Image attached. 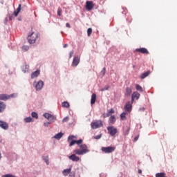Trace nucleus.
Returning <instances> with one entry per match:
<instances>
[{"label":"nucleus","mask_w":177,"mask_h":177,"mask_svg":"<svg viewBox=\"0 0 177 177\" xmlns=\"http://www.w3.org/2000/svg\"><path fill=\"white\" fill-rule=\"evenodd\" d=\"M81 149H75L73 151L75 154H77L78 156H84V154H86V153H89V150H88V147L86 145L83 144L79 145Z\"/></svg>","instance_id":"1"},{"label":"nucleus","mask_w":177,"mask_h":177,"mask_svg":"<svg viewBox=\"0 0 177 177\" xmlns=\"http://www.w3.org/2000/svg\"><path fill=\"white\" fill-rule=\"evenodd\" d=\"M38 39V33L32 32L28 36V41L29 44H35V41Z\"/></svg>","instance_id":"2"},{"label":"nucleus","mask_w":177,"mask_h":177,"mask_svg":"<svg viewBox=\"0 0 177 177\" xmlns=\"http://www.w3.org/2000/svg\"><path fill=\"white\" fill-rule=\"evenodd\" d=\"M101 151L102 153H105V154H110V153L115 151V147H102Z\"/></svg>","instance_id":"3"},{"label":"nucleus","mask_w":177,"mask_h":177,"mask_svg":"<svg viewBox=\"0 0 177 177\" xmlns=\"http://www.w3.org/2000/svg\"><path fill=\"white\" fill-rule=\"evenodd\" d=\"M43 117H44V118H46V120H48V122L50 123L55 122L57 120L56 116H55L49 113H45L43 115Z\"/></svg>","instance_id":"4"},{"label":"nucleus","mask_w":177,"mask_h":177,"mask_svg":"<svg viewBox=\"0 0 177 177\" xmlns=\"http://www.w3.org/2000/svg\"><path fill=\"white\" fill-rule=\"evenodd\" d=\"M33 85L36 89V91H39L44 88V81L39 80V82H34Z\"/></svg>","instance_id":"5"},{"label":"nucleus","mask_w":177,"mask_h":177,"mask_svg":"<svg viewBox=\"0 0 177 177\" xmlns=\"http://www.w3.org/2000/svg\"><path fill=\"white\" fill-rule=\"evenodd\" d=\"M92 129H97V128H102L103 127V122L102 120H97L91 124Z\"/></svg>","instance_id":"6"},{"label":"nucleus","mask_w":177,"mask_h":177,"mask_svg":"<svg viewBox=\"0 0 177 177\" xmlns=\"http://www.w3.org/2000/svg\"><path fill=\"white\" fill-rule=\"evenodd\" d=\"M107 131H108V133H109V135H111V136H115V134L118 132L117 129L113 126L108 127Z\"/></svg>","instance_id":"7"},{"label":"nucleus","mask_w":177,"mask_h":177,"mask_svg":"<svg viewBox=\"0 0 177 177\" xmlns=\"http://www.w3.org/2000/svg\"><path fill=\"white\" fill-rule=\"evenodd\" d=\"M81 62V57L77 55L74 57L73 60L72 62V66L73 67H77L78 64H80V62Z\"/></svg>","instance_id":"8"},{"label":"nucleus","mask_w":177,"mask_h":177,"mask_svg":"<svg viewBox=\"0 0 177 177\" xmlns=\"http://www.w3.org/2000/svg\"><path fill=\"white\" fill-rule=\"evenodd\" d=\"M75 138V136H69L68 138V142L70 143L69 144V147H71V146H74V145H75V143H77V140H73Z\"/></svg>","instance_id":"9"},{"label":"nucleus","mask_w":177,"mask_h":177,"mask_svg":"<svg viewBox=\"0 0 177 177\" xmlns=\"http://www.w3.org/2000/svg\"><path fill=\"white\" fill-rule=\"evenodd\" d=\"M135 51L142 53L143 55H149V50L146 48H136Z\"/></svg>","instance_id":"10"},{"label":"nucleus","mask_w":177,"mask_h":177,"mask_svg":"<svg viewBox=\"0 0 177 177\" xmlns=\"http://www.w3.org/2000/svg\"><path fill=\"white\" fill-rule=\"evenodd\" d=\"M124 109L127 113H131L132 111V103L127 102L124 106Z\"/></svg>","instance_id":"11"},{"label":"nucleus","mask_w":177,"mask_h":177,"mask_svg":"<svg viewBox=\"0 0 177 177\" xmlns=\"http://www.w3.org/2000/svg\"><path fill=\"white\" fill-rule=\"evenodd\" d=\"M0 128L4 129V131H7L9 129V124L6 122L0 120Z\"/></svg>","instance_id":"12"},{"label":"nucleus","mask_w":177,"mask_h":177,"mask_svg":"<svg viewBox=\"0 0 177 177\" xmlns=\"http://www.w3.org/2000/svg\"><path fill=\"white\" fill-rule=\"evenodd\" d=\"M92 9H93V2L91 1H87L86 2V10H92Z\"/></svg>","instance_id":"13"},{"label":"nucleus","mask_w":177,"mask_h":177,"mask_svg":"<svg viewBox=\"0 0 177 177\" xmlns=\"http://www.w3.org/2000/svg\"><path fill=\"white\" fill-rule=\"evenodd\" d=\"M76 153H73L68 156L69 160L74 162H78L80 161V157L75 156Z\"/></svg>","instance_id":"14"},{"label":"nucleus","mask_w":177,"mask_h":177,"mask_svg":"<svg viewBox=\"0 0 177 177\" xmlns=\"http://www.w3.org/2000/svg\"><path fill=\"white\" fill-rule=\"evenodd\" d=\"M21 70H22V72L24 73H28V70H30V66H28L26 63H25L21 66Z\"/></svg>","instance_id":"15"},{"label":"nucleus","mask_w":177,"mask_h":177,"mask_svg":"<svg viewBox=\"0 0 177 177\" xmlns=\"http://www.w3.org/2000/svg\"><path fill=\"white\" fill-rule=\"evenodd\" d=\"M40 74V71L37 70L36 71H34L31 73V78L32 80H34V78H37L38 75Z\"/></svg>","instance_id":"16"},{"label":"nucleus","mask_w":177,"mask_h":177,"mask_svg":"<svg viewBox=\"0 0 177 177\" xmlns=\"http://www.w3.org/2000/svg\"><path fill=\"white\" fill-rule=\"evenodd\" d=\"M131 131V127L126 126L124 128V136H128L129 135V131Z\"/></svg>","instance_id":"17"},{"label":"nucleus","mask_w":177,"mask_h":177,"mask_svg":"<svg viewBox=\"0 0 177 177\" xmlns=\"http://www.w3.org/2000/svg\"><path fill=\"white\" fill-rule=\"evenodd\" d=\"M71 168H73V166H70L68 169H64L62 171L63 175L67 176V175L71 172Z\"/></svg>","instance_id":"18"},{"label":"nucleus","mask_w":177,"mask_h":177,"mask_svg":"<svg viewBox=\"0 0 177 177\" xmlns=\"http://www.w3.org/2000/svg\"><path fill=\"white\" fill-rule=\"evenodd\" d=\"M131 93H132V88H131V87H127L124 93L125 96L127 97L131 96Z\"/></svg>","instance_id":"19"},{"label":"nucleus","mask_w":177,"mask_h":177,"mask_svg":"<svg viewBox=\"0 0 177 177\" xmlns=\"http://www.w3.org/2000/svg\"><path fill=\"white\" fill-rule=\"evenodd\" d=\"M117 120L115 119V116H114V115H111V117L109 118V124H115V121H116Z\"/></svg>","instance_id":"20"},{"label":"nucleus","mask_w":177,"mask_h":177,"mask_svg":"<svg viewBox=\"0 0 177 177\" xmlns=\"http://www.w3.org/2000/svg\"><path fill=\"white\" fill-rule=\"evenodd\" d=\"M150 75V71H148L144 73H142L140 76L141 80H145L147 77H149Z\"/></svg>","instance_id":"21"},{"label":"nucleus","mask_w":177,"mask_h":177,"mask_svg":"<svg viewBox=\"0 0 177 177\" xmlns=\"http://www.w3.org/2000/svg\"><path fill=\"white\" fill-rule=\"evenodd\" d=\"M95 102H96V95L95 93H93L91 99V104H95Z\"/></svg>","instance_id":"22"},{"label":"nucleus","mask_w":177,"mask_h":177,"mask_svg":"<svg viewBox=\"0 0 177 177\" xmlns=\"http://www.w3.org/2000/svg\"><path fill=\"white\" fill-rule=\"evenodd\" d=\"M6 109V105H5V103L3 102H0V113H2Z\"/></svg>","instance_id":"23"},{"label":"nucleus","mask_w":177,"mask_h":177,"mask_svg":"<svg viewBox=\"0 0 177 177\" xmlns=\"http://www.w3.org/2000/svg\"><path fill=\"white\" fill-rule=\"evenodd\" d=\"M131 97H133V98L136 99V100H138V99H139V97H140V94H139V93L138 92H133L131 95Z\"/></svg>","instance_id":"24"},{"label":"nucleus","mask_w":177,"mask_h":177,"mask_svg":"<svg viewBox=\"0 0 177 177\" xmlns=\"http://www.w3.org/2000/svg\"><path fill=\"white\" fill-rule=\"evenodd\" d=\"M63 136V133L60 132L57 133L55 136L54 138L57 139V140H60L62 139V137Z\"/></svg>","instance_id":"25"},{"label":"nucleus","mask_w":177,"mask_h":177,"mask_svg":"<svg viewBox=\"0 0 177 177\" xmlns=\"http://www.w3.org/2000/svg\"><path fill=\"white\" fill-rule=\"evenodd\" d=\"M0 100H8V95L0 94Z\"/></svg>","instance_id":"26"},{"label":"nucleus","mask_w":177,"mask_h":177,"mask_svg":"<svg viewBox=\"0 0 177 177\" xmlns=\"http://www.w3.org/2000/svg\"><path fill=\"white\" fill-rule=\"evenodd\" d=\"M62 107H66V109H68L70 107V104L67 101H64L62 103Z\"/></svg>","instance_id":"27"},{"label":"nucleus","mask_w":177,"mask_h":177,"mask_svg":"<svg viewBox=\"0 0 177 177\" xmlns=\"http://www.w3.org/2000/svg\"><path fill=\"white\" fill-rule=\"evenodd\" d=\"M120 119L122 121H124V120H127V113L123 112L120 114Z\"/></svg>","instance_id":"28"},{"label":"nucleus","mask_w":177,"mask_h":177,"mask_svg":"<svg viewBox=\"0 0 177 177\" xmlns=\"http://www.w3.org/2000/svg\"><path fill=\"white\" fill-rule=\"evenodd\" d=\"M136 88L137 91H138L139 92H143V88L141 87L140 85L139 84H136Z\"/></svg>","instance_id":"29"},{"label":"nucleus","mask_w":177,"mask_h":177,"mask_svg":"<svg viewBox=\"0 0 177 177\" xmlns=\"http://www.w3.org/2000/svg\"><path fill=\"white\" fill-rule=\"evenodd\" d=\"M156 177H167V176H165V173L161 172V173H157L156 174Z\"/></svg>","instance_id":"30"},{"label":"nucleus","mask_w":177,"mask_h":177,"mask_svg":"<svg viewBox=\"0 0 177 177\" xmlns=\"http://www.w3.org/2000/svg\"><path fill=\"white\" fill-rule=\"evenodd\" d=\"M25 122H32V118L31 117H27L24 118Z\"/></svg>","instance_id":"31"},{"label":"nucleus","mask_w":177,"mask_h":177,"mask_svg":"<svg viewBox=\"0 0 177 177\" xmlns=\"http://www.w3.org/2000/svg\"><path fill=\"white\" fill-rule=\"evenodd\" d=\"M31 115L32 118H36V120H38V113L36 112H32Z\"/></svg>","instance_id":"32"},{"label":"nucleus","mask_w":177,"mask_h":177,"mask_svg":"<svg viewBox=\"0 0 177 177\" xmlns=\"http://www.w3.org/2000/svg\"><path fill=\"white\" fill-rule=\"evenodd\" d=\"M110 86L106 85L104 88H101V92H104V91H109Z\"/></svg>","instance_id":"33"},{"label":"nucleus","mask_w":177,"mask_h":177,"mask_svg":"<svg viewBox=\"0 0 177 177\" xmlns=\"http://www.w3.org/2000/svg\"><path fill=\"white\" fill-rule=\"evenodd\" d=\"M91 34H92V28H88L87 29V35H88V37H91Z\"/></svg>","instance_id":"34"},{"label":"nucleus","mask_w":177,"mask_h":177,"mask_svg":"<svg viewBox=\"0 0 177 177\" xmlns=\"http://www.w3.org/2000/svg\"><path fill=\"white\" fill-rule=\"evenodd\" d=\"M43 160L45 161L47 165H49V159L48 158V156L44 157Z\"/></svg>","instance_id":"35"},{"label":"nucleus","mask_w":177,"mask_h":177,"mask_svg":"<svg viewBox=\"0 0 177 177\" xmlns=\"http://www.w3.org/2000/svg\"><path fill=\"white\" fill-rule=\"evenodd\" d=\"M101 74H102V77H104L106 75V68L104 67L102 70L101 71Z\"/></svg>","instance_id":"36"},{"label":"nucleus","mask_w":177,"mask_h":177,"mask_svg":"<svg viewBox=\"0 0 177 177\" xmlns=\"http://www.w3.org/2000/svg\"><path fill=\"white\" fill-rule=\"evenodd\" d=\"M103 117H104V118H106V117H110V113L109 112L108 110H107V112L106 113L103 114Z\"/></svg>","instance_id":"37"},{"label":"nucleus","mask_w":177,"mask_h":177,"mask_svg":"<svg viewBox=\"0 0 177 177\" xmlns=\"http://www.w3.org/2000/svg\"><path fill=\"white\" fill-rule=\"evenodd\" d=\"M69 177H75V171H71L69 173Z\"/></svg>","instance_id":"38"},{"label":"nucleus","mask_w":177,"mask_h":177,"mask_svg":"<svg viewBox=\"0 0 177 177\" xmlns=\"http://www.w3.org/2000/svg\"><path fill=\"white\" fill-rule=\"evenodd\" d=\"M68 120H69L68 116H66V117H65V118L62 120V122H68Z\"/></svg>","instance_id":"39"},{"label":"nucleus","mask_w":177,"mask_h":177,"mask_svg":"<svg viewBox=\"0 0 177 177\" xmlns=\"http://www.w3.org/2000/svg\"><path fill=\"white\" fill-rule=\"evenodd\" d=\"M16 96H17V95H16V94L8 95V98L9 100V99H10V97H16Z\"/></svg>","instance_id":"40"},{"label":"nucleus","mask_w":177,"mask_h":177,"mask_svg":"<svg viewBox=\"0 0 177 177\" xmlns=\"http://www.w3.org/2000/svg\"><path fill=\"white\" fill-rule=\"evenodd\" d=\"M82 143V139L76 140V145H78V146H80Z\"/></svg>","instance_id":"41"},{"label":"nucleus","mask_w":177,"mask_h":177,"mask_svg":"<svg viewBox=\"0 0 177 177\" xmlns=\"http://www.w3.org/2000/svg\"><path fill=\"white\" fill-rule=\"evenodd\" d=\"M23 50H28L30 49V47L28 46H24L22 47Z\"/></svg>","instance_id":"42"},{"label":"nucleus","mask_w":177,"mask_h":177,"mask_svg":"<svg viewBox=\"0 0 177 177\" xmlns=\"http://www.w3.org/2000/svg\"><path fill=\"white\" fill-rule=\"evenodd\" d=\"M108 112L109 113V114H114V113H115V111H114V109H111L108 110Z\"/></svg>","instance_id":"43"},{"label":"nucleus","mask_w":177,"mask_h":177,"mask_svg":"<svg viewBox=\"0 0 177 177\" xmlns=\"http://www.w3.org/2000/svg\"><path fill=\"white\" fill-rule=\"evenodd\" d=\"M20 10H21V4H19L18 8L17 9V12L20 13Z\"/></svg>","instance_id":"44"},{"label":"nucleus","mask_w":177,"mask_h":177,"mask_svg":"<svg viewBox=\"0 0 177 177\" xmlns=\"http://www.w3.org/2000/svg\"><path fill=\"white\" fill-rule=\"evenodd\" d=\"M49 124H51L50 122H46L44 123V127H46V128H48L49 127Z\"/></svg>","instance_id":"45"},{"label":"nucleus","mask_w":177,"mask_h":177,"mask_svg":"<svg viewBox=\"0 0 177 177\" xmlns=\"http://www.w3.org/2000/svg\"><path fill=\"white\" fill-rule=\"evenodd\" d=\"M15 19L14 15H9V20L12 21Z\"/></svg>","instance_id":"46"},{"label":"nucleus","mask_w":177,"mask_h":177,"mask_svg":"<svg viewBox=\"0 0 177 177\" xmlns=\"http://www.w3.org/2000/svg\"><path fill=\"white\" fill-rule=\"evenodd\" d=\"M73 55H74V50H71L69 53V59H71Z\"/></svg>","instance_id":"47"},{"label":"nucleus","mask_w":177,"mask_h":177,"mask_svg":"<svg viewBox=\"0 0 177 177\" xmlns=\"http://www.w3.org/2000/svg\"><path fill=\"white\" fill-rule=\"evenodd\" d=\"M102 138V134H100V135H97V136H95L94 137V139H96V140H99Z\"/></svg>","instance_id":"48"},{"label":"nucleus","mask_w":177,"mask_h":177,"mask_svg":"<svg viewBox=\"0 0 177 177\" xmlns=\"http://www.w3.org/2000/svg\"><path fill=\"white\" fill-rule=\"evenodd\" d=\"M57 15L58 16H62V9L59 8L57 10Z\"/></svg>","instance_id":"49"},{"label":"nucleus","mask_w":177,"mask_h":177,"mask_svg":"<svg viewBox=\"0 0 177 177\" xmlns=\"http://www.w3.org/2000/svg\"><path fill=\"white\" fill-rule=\"evenodd\" d=\"M19 12H18V11H15L14 12V15L15 17H17L18 15H19Z\"/></svg>","instance_id":"50"},{"label":"nucleus","mask_w":177,"mask_h":177,"mask_svg":"<svg viewBox=\"0 0 177 177\" xmlns=\"http://www.w3.org/2000/svg\"><path fill=\"white\" fill-rule=\"evenodd\" d=\"M138 139H139V136H136L134 138V142H138Z\"/></svg>","instance_id":"51"},{"label":"nucleus","mask_w":177,"mask_h":177,"mask_svg":"<svg viewBox=\"0 0 177 177\" xmlns=\"http://www.w3.org/2000/svg\"><path fill=\"white\" fill-rule=\"evenodd\" d=\"M7 158H8V160L9 161V163L12 164V159L10 158V156L7 157Z\"/></svg>","instance_id":"52"},{"label":"nucleus","mask_w":177,"mask_h":177,"mask_svg":"<svg viewBox=\"0 0 177 177\" xmlns=\"http://www.w3.org/2000/svg\"><path fill=\"white\" fill-rule=\"evenodd\" d=\"M66 27H67L68 28H70L71 27V26H70V24L66 23Z\"/></svg>","instance_id":"53"},{"label":"nucleus","mask_w":177,"mask_h":177,"mask_svg":"<svg viewBox=\"0 0 177 177\" xmlns=\"http://www.w3.org/2000/svg\"><path fill=\"white\" fill-rule=\"evenodd\" d=\"M140 111H145V107H141L139 109Z\"/></svg>","instance_id":"54"},{"label":"nucleus","mask_w":177,"mask_h":177,"mask_svg":"<svg viewBox=\"0 0 177 177\" xmlns=\"http://www.w3.org/2000/svg\"><path fill=\"white\" fill-rule=\"evenodd\" d=\"M133 102H135V98H133V97L131 96V104L132 103H133Z\"/></svg>","instance_id":"55"},{"label":"nucleus","mask_w":177,"mask_h":177,"mask_svg":"<svg viewBox=\"0 0 177 177\" xmlns=\"http://www.w3.org/2000/svg\"><path fill=\"white\" fill-rule=\"evenodd\" d=\"M67 46H68V44H67L64 45V48H67Z\"/></svg>","instance_id":"56"},{"label":"nucleus","mask_w":177,"mask_h":177,"mask_svg":"<svg viewBox=\"0 0 177 177\" xmlns=\"http://www.w3.org/2000/svg\"><path fill=\"white\" fill-rule=\"evenodd\" d=\"M138 174H142V169H138Z\"/></svg>","instance_id":"57"},{"label":"nucleus","mask_w":177,"mask_h":177,"mask_svg":"<svg viewBox=\"0 0 177 177\" xmlns=\"http://www.w3.org/2000/svg\"><path fill=\"white\" fill-rule=\"evenodd\" d=\"M19 21H21V17L18 18Z\"/></svg>","instance_id":"58"},{"label":"nucleus","mask_w":177,"mask_h":177,"mask_svg":"<svg viewBox=\"0 0 177 177\" xmlns=\"http://www.w3.org/2000/svg\"><path fill=\"white\" fill-rule=\"evenodd\" d=\"M1 158H2V155L0 153V160H1Z\"/></svg>","instance_id":"59"},{"label":"nucleus","mask_w":177,"mask_h":177,"mask_svg":"<svg viewBox=\"0 0 177 177\" xmlns=\"http://www.w3.org/2000/svg\"><path fill=\"white\" fill-rule=\"evenodd\" d=\"M11 156H15V153H12Z\"/></svg>","instance_id":"60"},{"label":"nucleus","mask_w":177,"mask_h":177,"mask_svg":"<svg viewBox=\"0 0 177 177\" xmlns=\"http://www.w3.org/2000/svg\"><path fill=\"white\" fill-rule=\"evenodd\" d=\"M2 142V140L0 139V142Z\"/></svg>","instance_id":"61"}]
</instances>
